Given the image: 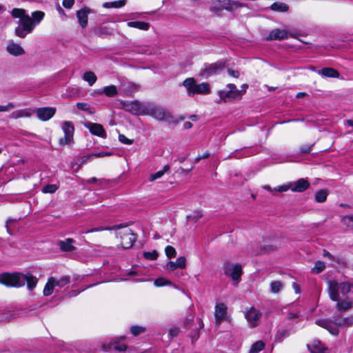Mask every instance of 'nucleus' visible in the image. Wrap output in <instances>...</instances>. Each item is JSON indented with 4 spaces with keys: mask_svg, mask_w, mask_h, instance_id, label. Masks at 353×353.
<instances>
[{
    "mask_svg": "<svg viewBox=\"0 0 353 353\" xmlns=\"http://www.w3.org/2000/svg\"><path fill=\"white\" fill-rule=\"evenodd\" d=\"M328 284V293L330 299L333 301H336V308L339 311H346L352 308L353 302L349 298H345L340 300L339 293L343 295L347 294L350 292L353 285L349 283H337L335 281H329Z\"/></svg>",
    "mask_w": 353,
    "mask_h": 353,
    "instance_id": "1",
    "label": "nucleus"
},
{
    "mask_svg": "<svg viewBox=\"0 0 353 353\" xmlns=\"http://www.w3.org/2000/svg\"><path fill=\"white\" fill-rule=\"evenodd\" d=\"M11 15L14 18L19 19V26L14 29V34L17 37L23 39L28 34L31 33L34 29L30 16L22 8H14L11 11Z\"/></svg>",
    "mask_w": 353,
    "mask_h": 353,
    "instance_id": "2",
    "label": "nucleus"
},
{
    "mask_svg": "<svg viewBox=\"0 0 353 353\" xmlns=\"http://www.w3.org/2000/svg\"><path fill=\"white\" fill-rule=\"evenodd\" d=\"M145 115L150 116L157 121L169 123H176L178 122L168 110L162 106L150 102H148Z\"/></svg>",
    "mask_w": 353,
    "mask_h": 353,
    "instance_id": "3",
    "label": "nucleus"
},
{
    "mask_svg": "<svg viewBox=\"0 0 353 353\" xmlns=\"http://www.w3.org/2000/svg\"><path fill=\"white\" fill-rule=\"evenodd\" d=\"M316 324L327 330L332 335H337L339 334V327L350 326L353 324V316L336 319L335 321L319 319L316 321Z\"/></svg>",
    "mask_w": 353,
    "mask_h": 353,
    "instance_id": "4",
    "label": "nucleus"
},
{
    "mask_svg": "<svg viewBox=\"0 0 353 353\" xmlns=\"http://www.w3.org/2000/svg\"><path fill=\"white\" fill-rule=\"evenodd\" d=\"M183 85L185 88L188 96L195 94L206 95L210 93V85L207 82L197 83L194 78H187L183 81Z\"/></svg>",
    "mask_w": 353,
    "mask_h": 353,
    "instance_id": "5",
    "label": "nucleus"
},
{
    "mask_svg": "<svg viewBox=\"0 0 353 353\" xmlns=\"http://www.w3.org/2000/svg\"><path fill=\"white\" fill-rule=\"evenodd\" d=\"M243 6V4L238 1L231 0H215L212 3L210 11L216 15H220L223 10L233 11Z\"/></svg>",
    "mask_w": 353,
    "mask_h": 353,
    "instance_id": "6",
    "label": "nucleus"
},
{
    "mask_svg": "<svg viewBox=\"0 0 353 353\" xmlns=\"http://www.w3.org/2000/svg\"><path fill=\"white\" fill-rule=\"evenodd\" d=\"M0 283L8 287H21L26 283L25 274L18 272L1 274L0 275Z\"/></svg>",
    "mask_w": 353,
    "mask_h": 353,
    "instance_id": "7",
    "label": "nucleus"
},
{
    "mask_svg": "<svg viewBox=\"0 0 353 353\" xmlns=\"http://www.w3.org/2000/svg\"><path fill=\"white\" fill-rule=\"evenodd\" d=\"M223 272L225 276L231 278L233 285L236 286L241 281L242 267L239 263L234 264L225 262L223 264Z\"/></svg>",
    "mask_w": 353,
    "mask_h": 353,
    "instance_id": "8",
    "label": "nucleus"
},
{
    "mask_svg": "<svg viewBox=\"0 0 353 353\" xmlns=\"http://www.w3.org/2000/svg\"><path fill=\"white\" fill-rule=\"evenodd\" d=\"M227 87L229 89L228 91L219 92V96L223 102L230 101L242 97L243 92L238 90L234 84L229 83Z\"/></svg>",
    "mask_w": 353,
    "mask_h": 353,
    "instance_id": "9",
    "label": "nucleus"
},
{
    "mask_svg": "<svg viewBox=\"0 0 353 353\" xmlns=\"http://www.w3.org/2000/svg\"><path fill=\"white\" fill-rule=\"evenodd\" d=\"M61 128L64 132V137L59 139L61 145H70L73 143V134L74 128L72 122L63 121L61 124Z\"/></svg>",
    "mask_w": 353,
    "mask_h": 353,
    "instance_id": "10",
    "label": "nucleus"
},
{
    "mask_svg": "<svg viewBox=\"0 0 353 353\" xmlns=\"http://www.w3.org/2000/svg\"><path fill=\"white\" fill-rule=\"evenodd\" d=\"M117 234L120 236L121 246L123 248H130L136 239L132 230L126 227L123 228V230L118 232Z\"/></svg>",
    "mask_w": 353,
    "mask_h": 353,
    "instance_id": "11",
    "label": "nucleus"
},
{
    "mask_svg": "<svg viewBox=\"0 0 353 353\" xmlns=\"http://www.w3.org/2000/svg\"><path fill=\"white\" fill-rule=\"evenodd\" d=\"M33 109L34 113L36 114L38 119L41 121H49L54 116L57 112V109L54 107H42Z\"/></svg>",
    "mask_w": 353,
    "mask_h": 353,
    "instance_id": "12",
    "label": "nucleus"
},
{
    "mask_svg": "<svg viewBox=\"0 0 353 353\" xmlns=\"http://www.w3.org/2000/svg\"><path fill=\"white\" fill-rule=\"evenodd\" d=\"M245 317L251 327H256L259 325L261 318V312L254 307H250L244 312Z\"/></svg>",
    "mask_w": 353,
    "mask_h": 353,
    "instance_id": "13",
    "label": "nucleus"
},
{
    "mask_svg": "<svg viewBox=\"0 0 353 353\" xmlns=\"http://www.w3.org/2000/svg\"><path fill=\"white\" fill-rule=\"evenodd\" d=\"M148 103H141L137 101H133L125 104V108L127 110L137 115H145Z\"/></svg>",
    "mask_w": 353,
    "mask_h": 353,
    "instance_id": "14",
    "label": "nucleus"
},
{
    "mask_svg": "<svg viewBox=\"0 0 353 353\" xmlns=\"http://www.w3.org/2000/svg\"><path fill=\"white\" fill-rule=\"evenodd\" d=\"M84 126L88 129L90 133L93 135L103 139L107 137L106 132L101 124L88 121L85 123Z\"/></svg>",
    "mask_w": 353,
    "mask_h": 353,
    "instance_id": "15",
    "label": "nucleus"
},
{
    "mask_svg": "<svg viewBox=\"0 0 353 353\" xmlns=\"http://www.w3.org/2000/svg\"><path fill=\"white\" fill-rule=\"evenodd\" d=\"M6 51L8 54L14 57H20L26 54V51L23 48L13 40H10L8 43Z\"/></svg>",
    "mask_w": 353,
    "mask_h": 353,
    "instance_id": "16",
    "label": "nucleus"
},
{
    "mask_svg": "<svg viewBox=\"0 0 353 353\" xmlns=\"http://www.w3.org/2000/svg\"><path fill=\"white\" fill-rule=\"evenodd\" d=\"M186 267V259L185 256L179 257L176 261H170L165 266V269L169 272H173L175 270L185 269Z\"/></svg>",
    "mask_w": 353,
    "mask_h": 353,
    "instance_id": "17",
    "label": "nucleus"
},
{
    "mask_svg": "<svg viewBox=\"0 0 353 353\" xmlns=\"http://www.w3.org/2000/svg\"><path fill=\"white\" fill-rule=\"evenodd\" d=\"M227 314V307L223 303H217L215 306L214 316L216 325H220Z\"/></svg>",
    "mask_w": 353,
    "mask_h": 353,
    "instance_id": "18",
    "label": "nucleus"
},
{
    "mask_svg": "<svg viewBox=\"0 0 353 353\" xmlns=\"http://www.w3.org/2000/svg\"><path fill=\"white\" fill-rule=\"evenodd\" d=\"M33 108H24L13 111L9 115L11 119H19L21 118H30L34 114Z\"/></svg>",
    "mask_w": 353,
    "mask_h": 353,
    "instance_id": "19",
    "label": "nucleus"
},
{
    "mask_svg": "<svg viewBox=\"0 0 353 353\" xmlns=\"http://www.w3.org/2000/svg\"><path fill=\"white\" fill-rule=\"evenodd\" d=\"M292 192H302L310 187V183L305 179H299L294 182H290Z\"/></svg>",
    "mask_w": 353,
    "mask_h": 353,
    "instance_id": "20",
    "label": "nucleus"
},
{
    "mask_svg": "<svg viewBox=\"0 0 353 353\" xmlns=\"http://www.w3.org/2000/svg\"><path fill=\"white\" fill-rule=\"evenodd\" d=\"M288 33L286 30L284 29H274L270 32L268 36L266 37L267 40H283L287 39Z\"/></svg>",
    "mask_w": 353,
    "mask_h": 353,
    "instance_id": "21",
    "label": "nucleus"
},
{
    "mask_svg": "<svg viewBox=\"0 0 353 353\" xmlns=\"http://www.w3.org/2000/svg\"><path fill=\"white\" fill-rule=\"evenodd\" d=\"M91 12V10L87 7L83 8L77 12V17L79 23L82 28H85L88 24V15Z\"/></svg>",
    "mask_w": 353,
    "mask_h": 353,
    "instance_id": "22",
    "label": "nucleus"
},
{
    "mask_svg": "<svg viewBox=\"0 0 353 353\" xmlns=\"http://www.w3.org/2000/svg\"><path fill=\"white\" fill-rule=\"evenodd\" d=\"M74 242V241L72 239L68 238L65 241H59L58 245L63 252H72L76 249L73 245Z\"/></svg>",
    "mask_w": 353,
    "mask_h": 353,
    "instance_id": "23",
    "label": "nucleus"
},
{
    "mask_svg": "<svg viewBox=\"0 0 353 353\" xmlns=\"http://www.w3.org/2000/svg\"><path fill=\"white\" fill-rule=\"evenodd\" d=\"M223 68V64L221 63H216L214 64H211L209 65H207L203 70L201 74L203 75L207 74V75H211L213 74L216 73L218 71L222 70Z\"/></svg>",
    "mask_w": 353,
    "mask_h": 353,
    "instance_id": "24",
    "label": "nucleus"
},
{
    "mask_svg": "<svg viewBox=\"0 0 353 353\" xmlns=\"http://www.w3.org/2000/svg\"><path fill=\"white\" fill-rule=\"evenodd\" d=\"M318 74L324 77L339 78V72L332 68H323L321 70H318Z\"/></svg>",
    "mask_w": 353,
    "mask_h": 353,
    "instance_id": "25",
    "label": "nucleus"
},
{
    "mask_svg": "<svg viewBox=\"0 0 353 353\" xmlns=\"http://www.w3.org/2000/svg\"><path fill=\"white\" fill-rule=\"evenodd\" d=\"M308 348L312 353H325L327 348L319 341H314L310 345H308Z\"/></svg>",
    "mask_w": 353,
    "mask_h": 353,
    "instance_id": "26",
    "label": "nucleus"
},
{
    "mask_svg": "<svg viewBox=\"0 0 353 353\" xmlns=\"http://www.w3.org/2000/svg\"><path fill=\"white\" fill-rule=\"evenodd\" d=\"M103 347L105 351L114 350L116 351L124 352L126 350L127 346L124 343H119L114 341L113 343H108L107 345H103Z\"/></svg>",
    "mask_w": 353,
    "mask_h": 353,
    "instance_id": "27",
    "label": "nucleus"
},
{
    "mask_svg": "<svg viewBox=\"0 0 353 353\" xmlns=\"http://www.w3.org/2000/svg\"><path fill=\"white\" fill-rule=\"evenodd\" d=\"M127 26L130 28H134L141 30L147 31L150 28V23L144 21H129Z\"/></svg>",
    "mask_w": 353,
    "mask_h": 353,
    "instance_id": "28",
    "label": "nucleus"
},
{
    "mask_svg": "<svg viewBox=\"0 0 353 353\" xmlns=\"http://www.w3.org/2000/svg\"><path fill=\"white\" fill-rule=\"evenodd\" d=\"M44 17H45V12L43 11L37 10V11L32 12L31 16H30V19H31L33 25L34 26V27H36V26H37L38 24H39L41 22V21L43 19Z\"/></svg>",
    "mask_w": 353,
    "mask_h": 353,
    "instance_id": "29",
    "label": "nucleus"
},
{
    "mask_svg": "<svg viewBox=\"0 0 353 353\" xmlns=\"http://www.w3.org/2000/svg\"><path fill=\"white\" fill-rule=\"evenodd\" d=\"M136 90L137 85L132 83L123 84L120 88L121 92L126 96H130Z\"/></svg>",
    "mask_w": 353,
    "mask_h": 353,
    "instance_id": "30",
    "label": "nucleus"
},
{
    "mask_svg": "<svg viewBox=\"0 0 353 353\" xmlns=\"http://www.w3.org/2000/svg\"><path fill=\"white\" fill-rule=\"evenodd\" d=\"M55 287L54 278L50 277L48 279V282L46 283L43 293L44 296H50L52 294L54 288Z\"/></svg>",
    "mask_w": 353,
    "mask_h": 353,
    "instance_id": "31",
    "label": "nucleus"
},
{
    "mask_svg": "<svg viewBox=\"0 0 353 353\" xmlns=\"http://www.w3.org/2000/svg\"><path fill=\"white\" fill-rule=\"evenodd\" d=\"M83 79L87 81L89 85L92 86L97 81V77L93 72L88 71L84 73Z\"/></svg>",
    "mask_w": 353,
    "mask_h": 353,
    "instance_id": "32",
    "label": "nucleus"
},
{
    "mask_svg": "<svg viewBox=\"0 0 353 353\" xmlns=\"http://www.w3.org/2000/svg\"><path fill=\"white\" fill-rule=\"evenodd\" d=\"M271 9L275 12H285L289 9L288 5L281 2H275L272 4Z\"/></svg>",
    "mask_w": 353,
    "mask_h": 353,
    "instance_id": "33",
    "label": "nucleus"
},
{
    "mask_svg": "<svg viewBox=\"0 0 353 353\" xmlns=\"http://www.w3.org/2000/svg\"><path fill=\"white\" fill-rule=\"evenodd\" d=\"M126 3V0H119L113 2H105L103 4V7L105 8H119L124 6Z\"/></svg>",
    "mask_w": 353,
    "mask_h": 353,
    "instance_id": "34",
    "label": "nucleus"
},
{
    "mask_svg": "<svg viewBox=\"0 0 353 353\" xmlns=\"http://www.w3.org/2000/svg\"><path fill=\"white\" fill-rule=\"evenodd\" d=\"M26 283H27L28 288L30 290H33L37 283V279L36 277L30 274L25 275Z\"/></svg>",
    "mask_w": 353,
    "mask_h": 353,
    "instance_id": "35",
    "label": "nucleus"
},
{
    "mask_svg": "<svg viewBox=\"0 0 353 353\" xmlns=\"http://www.w3.org/2000/svg\"><path fill=\"white\" fill-rule=\"evenodd\" d=\"M169 170L170 166L168 165H165L161 170H159L156 173L151 174L150 176V181H155L156 179H160L164 175L165 172H168Z\"/></svg>",
    "mask_w": 353,
    "mask_h": 353,
    "instance_id": "36",
    "label": "nucleus"
},
{
    "mask_svg": "<svg viewBox=\"0 0 353 353\" xmlns=\"http://www.w3.org/2000/svg\"><path fill=\"white\" fill-rule=\"evenodd\" d=\"M112 154L110 152H100L97 153L91 154L87 157H85V159L83 161V163H85L87 161H90L94 158H101L106 156H110Z\"/></svg>",
    "mask_w": 353,
    "mask_h": 353,
    "instance_id": "37",
    "label": "nucleus"
},
{
    "mask_svg": "<svg viewBox=\"0 0 353 353\" xmlns=\"http://www.w3.org/2000/svg\"><path fill=\"white\" fill-rule=\"evenodd\" d=\"M265 347V344L263 341H259L254 343L249 352V353H259L261 350H263Z\"/></svg>",
    "mask_w": 353,
    "mask_h": 353,
    "instance_id": "38",
    "label": "nucleus"
},
{
    "mask_svg": "<svg viewBox=\"0 0 353 353\" xmlns=\"http://www.w3.org/2000/svg\"><path fill=\"white\" fill-rule=\"evenodd\" d=\"M327 192L325 190H319L315 194V200L318 203H323L326 201Z\"/></svg>",
    "mask_w": 353,
    "mask_h": 353,
    "instance_id": "39",
    "label": "nucleus"
},
{
    "mask_svg": "<svg viewBox=\"0 0 353 353\" xmlns=\"http://www.w3.org/2000/svg\"><path fill=\"white\" fill-rule=\"evenodd\" d=\"M283 285L279 281H272L270 283V291L272 293H279L283 288Z\"/></svg>",
    "mask_w": 353,
    "mask_h": 353,
    "instance_id": "40",
    "label": "nucleus"
},
{
    "mask_svg": "<svg viewBox=\"0 0 353 353\" xmlns=\"http://www.w3.org/2000/svg\"><path fill=\"white\" fill-rule=\"evenodd\" d=\"M101 93L105 94L108 97H114L117 94V89L115 85L105 86Z\"/></svg>",
    "mask_w": 353,
    "mask_h": 353,
    "instance_id": "41",
    "label": "nucleus"
},
{
    "mask_svg": "<svg viewBox=\"0 0 353 353\" xmlns=\"http://www.w3.org/2000/svg\"><path fill=\"white\" fill-rule=\"evenodd\" d=\"M94 33L99 37L112 34V32L110 31V28L108 27H99L94 30Z\"/></svg>",
    "mask_w": 353,
    "mask_h": 353,
    "instance_id": "42",
    "label": "nucleus"
},
{
    "mask_svg": "<svg viewBox=\"0 0 353 353\" xmlns=\"http://www.w3.org/2000/svg\"><path fill=\"white\" fill-rule=\"evenodd\" d=\"M341 223L347 228L353 229V215L343 216L341 219Z\"/></svg>",
    "mask_w": 353,
    "mask_h": 353,
    "instance_id": "43",
    "label": "nucleus"
},
{
    "mask_svg": "<svg viewBox=\"0 0 353 353\" xmlns=\"http://www.w3.org/2000/svg\"><path fill=\"white\" fill-rule=\"evenodd\" d=\"M325 268L324 262L319 261L315 263L314 267L312 269V272L319 274Z\"/></svg>",
    "mask_w": 353,
    "mask_h": 353,
    "instance_id": "44",
    "label": "nucleus"
},
{
    "mask_svg": "<svg viewBox=\"0 0 353 353\" xmlns=\"http://www.w3.org/2000/svg\"><path fill=\"white\" fill-rule=\"evenodd\" d=\"M55 286L63 288L70 282V277L68 276H63L58 280L54 279Z\"/></svg>",
    "mask_w": 353,
    "mask_h": 353,
    "instance_id": "45",
    "label": "nucleus"
},
{
    "mask_svg": "<svg viewBox=\"0 0 353 353\" xmlns=\"http://www.w3.org/2000/svg\"><path fill=\"white\" fill-rule=\"evenodd\" d=\"M171 283H172L169 280H168L163 277H159V278L157 279L154 282V285L157 287L170 285H171Z\"/></svg>",
    "mask_w": 353,
    "mask_h": 353,
    "instance_id": "46",
    "label": "nucleus"
},
{
    "mask_svg": "<svg viewBox=\"0 0 353 353\" xmlns=\"http://www.w3.org/2000/svg\"><path fill=\"white\" fill-rule=\"evenodd\" d=\"M76 105L79 110L88 112L90 114L94 113L93 108L87 103H77Z\"/></svg>",
    "mask_w": 353,
    "mask_h": 353,
    "instance_id": "47",
    "label": "nucleus"
},
{
    "mask_svg": "<svg viewBox=\"0 0 353 353\" xmlns=\"http://www.w3.org/2000/svg\"><path fill=\"white\" fill-rule=\"evenodd\" d=\"M165 255L168 258H174L176 256V251L174 248L171 245H168L165 248Z\"/></svg>",
    "mask_w": 353,
    "mask_h": 353,
    "instance_id": "48",
    "label": "nucleus"
},
{
    "mask_svg": "<svg viewBox=\"0 0 353 353\" xmlns=\"http://www.w3.org/2000/svg\"><path fill=\"white\" fill-rule=\"evenodd\" d=\"M203 216L201 211L196 210L193 212L191 214L187 216V219L192 221H196Z\"/></svg>",
    "mask_w": 353,
    "mask_h": 353,
    "instance_id": "49",
    "label": "nucleus"
},
{
    "mask_svg": "<svg viewBox=\"0 0 353 353\" xmlns=\"http://www.w3.org/2000/svg\"><path fill=\"white\" fill-rule=\"evenodd\" d=\"M121 228H123V226L121 225H117L113 226L112 228H102V227H99V228H92L90 230H88L87 232V233L94 232H99V231H103V230H119V229H121Z\"/></svg>",
    "mask_w": 353,
    "mask_h": 353,
    "instance_id": "50",
    "label": "nucleus"
},
{
    "mask_svg": "<svg viewBox=\"0 0 353 353\" xmlns=\"http://www.w3.org/2000/svg\"><path fill=\"white\" fill-rule=\"evenodd\" d=\"M58 187L54 184H48L42 188V192L43 193H54L57 191Z\"/></svg>",
    "mask_w": 353,
    "mask_h": 353,
    "instance_id": "51",
    "label": "nucleus"
},
{
    "mask_svg": "<svg viewBox=\"0 0 353 353\" xmlns=\"http://www.w3.org/2000/svg\"><path fill=\"white\" fill-rule=\"evenodd\" d=\"M143 256L148 260H156L158 257V252L156 250L152 252H145Z\"/></svg>",
    "mask_w": 353,
    "mask_h": 353,
    "instance_id": "52",
    "label": "nucleus"
},
{
    "mask_svg": "<svg viewBox=\"0 0 353 353\" xmlns=\"http://www.w3.org/2000/svg\"><path fill=\"white\" fill-rule=\"evenodd\" d=\"M130 332L134 336H137L141 333L145 332V328L141 326H132L130 328Z\"/></svg>",
    "mask_w": 353,
    "mask_h": 353,
    "instance_id": "53",
    "label": "nucleus"
},
{
    "mask_svg": "<svg viewBox=\"0 0 353 353\" xmlns=\"http://www.w3.org/2000/svg\"><path fill=\"white\" fill-rule=\"evenodd\" d=\"M290 188H291V185L289 182V183H287L285 184H283L282 185H279V186L275 188L274 189V191L279 192H286V191L290 190Z\"/></svg>",
    "mask_w": 353,
    "mask_h": 353,
    "instance_id": "54",
    "label": "nucleus"
},
{
    "mask_svg": "<svg viewBox=\"0 0 353 353\" xmlns=\"http://www.w3.org/2000/svg\"><path fill=\"white\" fill-rule=\"evenodd\" d=\"M14 108H15V105L12 102L8 103L6 105H0V112H9L10 110H12Z\"/></svg>",
    "mask_w": 353,
    "mask_h": 353,
    "instance_id": "55",
    "label": "nucleus"
},
{
    "mask_svg": "<svg viewBox=\"0 0 353 353\" xmlns=\"http://www.w3.org/2000/svg\"><path fill=\"white\" fill-rule=\"evenodd\" d=\"M119 140L123 144L130 145L133 143V141L127 138L124 134L119 135Z\"/></svg>",
    "mask_w": 353,
    "mask_h": 353,
    "instance_id": "56",
    "label": "nucleus"
},
{
    "mask_svg": "<svg viewBox=\"0 0 353 353\" xmlns=\"http://www.w3.org/2000/svg\"><path fill=\"white\" fill-rule=\"evenodd\" d=\"M74 3V0H63V6L67 9H70Z\"/></svg>",
    "mask_w": 353,
    "mask_h": 353,
    "instance_id": "57",
    "label": "nucleus"
},
{
    "mask_svg": "<svg viewBox=\"0 0 353 353\" xmlns=\"http://www.w3.org/2000/svg\"><path fill=\"white\" fill-rule=\"evenodd\" d=\"M210 154L209 152H205L203 155H199L194 159L195 163H198L202 159H207L210 157Z\"/></svg>",
    "mask_w": 353,
    "mask_h": 353,
    "instance_id": "58",
    "label": "nucleus"
},
{
    "mask_svg": "<svg viewBox=\"0 0 353 353\" xmlns=\"http://www.w3.org/2000/svg\"><path fill=\"white\" fill-rule=\"evenodd\" d=\"M228 73L230 76L238 78L239 77V72L237 70H228Z\"/></svg>",
    "mask_w": 353,
    "mask_h": 353,
    "instance_id": "59",
    "label": "nucleus"
},
{
    "mask_svg": "<svg viewBox=\"0 0 353 353\" xmlns=\"http://www.w3.org/2000/svg\"><path fill=\"white\" fill-rule=\"evenodd\" d=\"M170 334L174 337V336H176L178 335L179 332V328H173V329H170Z\"/></svg>",
    "mask_w": 353,
    "mask_h": 353,
    "instance_id": "60",
    "label": "nucleus"
},
{
    "mask_svg": "<svg viewBox=\"0 0 353 353\" xmlns=\"http://www.w3.org/2000/svg\"><path fill=\"white\" fill-rule=\"evenodd\" d=\"M292 288L296 294H299L301 292V288L298 283H296L295 282L293 283Z\"/></svg>",
    "mask_w": 353,
    "mask_h": 353,
    "instance_id": "61",
    "label": "nucleus"
},
{
    "mask_svg": "<svg viewBox=\"0 0 353 353\" xmlns=\"http://www.w3.org/2000/svg\"><path fill=\"white\" fill-rule=\"evenodd\" d=\"M311 146H305L301 148V152L302 153H307L310 151Z\"/></svg>",
    "mask_w": 353,
    "mask_h": 353,
    "instance_id": "62",
    "label": "nucleus"
},
{
    "mask_svg": "<svg viewBox=\"0 0 353 353\" xmlns=\"http://www.w3.org/2000/svg\"><path fill=\"white\" fill-rule=\"evenodd\" d=\"M183 126H184V128H185V129H190V128H192V123H191V122H190V121H186V122L184 123Z\"/></svg>",
    "mask_w": 353,
    "mask_h": 353,
    "instance_id": "63",
    "label": "nucleus"
},
{
    "mask_svg": "<svg viewBox=\"0 0 353 353\" xmlns=\"http://www.w3.org/2000/svg\"><path fill=\"white\" fill-rule=\"evenodd\" d=\"M263 188L270 192H274V190L272 189L271 187L268 185H263Z\"/></svg>",
    "mask_w": 353,
    "mask_h": 353,
    "instance_id": "64",
    "label": "nucleus"
}]
</instances>
